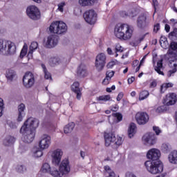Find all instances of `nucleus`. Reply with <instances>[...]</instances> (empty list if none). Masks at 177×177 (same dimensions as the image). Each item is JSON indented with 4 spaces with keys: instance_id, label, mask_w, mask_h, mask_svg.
Wrapping results in <instances>:
<instances>
[{
    "instance_id": "24",
    "label": "nucleus",
    "mask_w": 177,
    "mask_h": 177,
    "mask_svg": "<svg viewBox=\"0 0 177 177\" xmlns=\"http://www.w3.org/2000/svg\"><path fill=\"white\" fill-rule=\"evenodd\" d=\"M169 161L171 164H177V151H171L168 156Z\"/></svg>"
},
{
    "instance_id": "52",
    "label": "nucleus",
    "mask_w": 177,
    "mask_h": 177,
    "mask_svg": "<svg viewBox=\"0 0 177 177\" xmlns=\"http://www.w3.org/2000/svg\"><path fill=\"white\" fill-rule=\"evenodd\" d=\"M170 48L172 50H176L177 52V43L175 41L171 42Z\"/></svg>"
},
{
    "instance_id": "20",
    "label": "nucleus",
    "mask_w": 177,
    "mask_h": 177,
    "mask_svg": "<svg viewBox=\"0 0 177 177\" xmlns=\"http://www.w3.org/2000/svg\"><path fill=\"white\" fill-rule=\"evenodd\" d=\"M146 15L145 14L140 15L137 19V26L139 28H145L146 26Z\"/></svg>"
},
{
    "instance_id": "14",
    "label": "nucleus",
    "mask_w": 177,
    "mask_h": 177,
    "mask_svg": "<svg viewBox=\"0 0 177 177\" xmlns=\"http://www.w3.org/2000/svg\"><path fill=\"white\" fill-rule=\"evenodd\" d=\"M51 157L53 158V163L55 165H59L60 161H62V157H63V151L60 149L54 150L51 154Z\"/></svg>"
},
{
    "instance_id": "12",
    "label": "nucleus",
    "mask_w": 177,
    "mask_h": 177,
    "mask_svg": "<svg viewBox=\"0 0 177 177\" xmlns=\"http://www.w3.org/2000/svg\"><path fill=\"white\" fill-rule=\"evenodd\" d=\"M142 142L146 146H153L156 145V135L153 133H147L142 137Z\"/></svg>"
},
{
    "instance_id": "57",
    "label": "nucleus",
    "mask_w": 177,
    "mask_h": 177,
    "mask_svg": "<svg viewBox=\"0 0 177 177\" xmlns=\"http://www.w3.org/2000/svg\"><path fill=\"white\" fill-rule=\"evenodd\" d=\"M110 81H111V79H109V77H105L103 81H102V84H104V85H109L110 84Z\"/></svg>"
},
{
    "instance_id": "48",
    "label": "nucleus",
    "mask_w": 177,
    "mask_h": 177,
    "mask_svg": "<svg viewBox=\"0 0 177 177\" xmlns=\"http://www.w3.org/2000/svg\"><path fill=\"white\" fill-rule=\"evenodd\" d=\"M113 117H115L118 121H122V114L120 113H113Z\"/></svg>"
},
{
    "instance_id": "15",
    "label": "nucleus",
    "mask_w": 177,
    "mask_h": 177,
    "mask_svg": "<svg viewBox=\"0 0 177 177\" xmlns=\"http://www.w3.org/2000/svg\"><path fill=\"white\" fill-rule=\"evenodd\" d=\"M59 44V36L56 35H51L47 38L46 46L48 48H55Z\"/></svg>"
},
{
    "instance_id": "19",
    "label": "nucleus",
    "mask_w": 177,
    "mask_h": 177,
    "mask_svg": "<svg viewBox=\"0 0 177 177\" xmlns=\"http://www.w3.org/2000/svg\"><path fill=\"white\" fill-rule=\"evenodd\" d=\"M77 75L80 78H84L88 75V73L86 72V66H85V65L81 64L77 68Z\"/></svg>"
},
{
    "instance_id": "62",
    "label": "nucleus",
    "mask_w": 177,
    "mask_h": 177,
    "mask_svg": "<svg viewBox=\"0 0 177 177\" xmlns=\"http://www.w3.org/2000/svg\"><path fill=\"white\" fill-rule=\"evenodd\" d=\"M129 12H125V11H122V12H121V16L122 17H129Z\"/></svg>"
},
{
    "instance_id": "26",
    "label": "nucleus",
    "mask_w": 177,
    "mask_h": 177,
    "mask_svg": "<svg viewBox=\"0 0 177 177\" xmlns=\"http://www.w3.org/2000/svg\"><path fill=\"white\" fill-rule=\"evenodd\" d=\"M104 174L106 176H109V177H115V173H114V171L111 169V167L109 165H106L104 167Z\"/></svg>"
},
{
    "instance_id": "38",
    "label": "nucleus",
    "mask_w": 177,
    "mask_h": 177,
    "mask_svg": "<svg viewBox=\"0 0 177 177\" xmlns=\"http://www.w3.org/2000/svg\"><path fill=\"white\" fill-rule=\"evenodd\" d=\"M6 44H8V40L0 39V53H3L6 46Z\"/></svg>"
},
{
    "instance_id": "22",
    "label": "nucleus",
    "mask_w": 177,
    "mask_h": 177,
    "mask_svg": "<svg viewBox=\"0 0 177 177\" xmlns=\"http://www.w3.org/2000/svg\"><path fill=\"white\" fill-rule=\"evenodd\" d=\"M37 49H38V43L32 41L29 46V51L28 53V59H32V53H34Z\"/></svg>"
},
{
    "instance_id": "40",
    "label": "nucleus",
    "mask_w": 177,
    "mask_h": 177,
    "mask_svg": "<svg viewBox=\"0 0 177 177\" xmlns=\"http://www.w3.org/2000/svg\"><path fill=\"white\" fill-rule=\"evenodd\" d=\"M149 92L147 91H143L140 93L139 99L140 100H145V99H147L149 97Z\"/></svg>"
},
{
    "instance_id": "1",
    "label": "nucleus",
    "mask_w": 177,
    "mask_h": 177,
    "mask_svg": "<svg viewBox=\"0 0 177 177\" xmlns=\"http://www.w3.org/2000/svg\"><path fill=\"white\" fill-rule=\"evenodd\" d=\"M160 156L161 153L157 149H152L148 151L147 157L151 160L146 161L145 165L147 171L151 174H160L164 170L162 162L158 160Z\"/></svg>"
},
{
    "instance_id": "10",
    "label": "nucleus",
    "mask_w": 177,
    "mask_h": 177,
    "mask_svg": "<svg viewBox=\"0 0 177 177\" xmlns=\"http://www.w3.org/2000/svg\"><path fill=\"white\" fill-rule=\"evenodd\" d=\"M15 53L16 45H15V43L12 42L11 41L8 40L7 44H6V47L4 48L1 55H4L5 56H12Z\"/></svg>"
},
{
    "instance_id": "60",
    "label": "nucleus",
    "mask_w": 177,
    "mask_h": 177,
    "mask_svg": "<svg viewBox=\"0 0 177 177\" xmlns=\"http://www.w3.org/2000/svg\"><path fill=\"white\" fill-rule=\"evenodd\" d=\"M160 30V24H156L153 27V32H158V31Z\"/></svg>"
},
{
    "instance_id": "28",
    "label": "nucleus",
    "mask_w": 177,
    "mask_h": 177,
    "mask_svg": "<svg viewBox=\"0 0 177 177\" xmlns=\"http://www.w3.org/2000/svg\"><path fill=\"white\" fill-rule=\"evenodd\" d=\"M75 127V124L74 122H71L65 126L64 128V133H71L73 132V130L74 129Z\"/></svg>"
},
{
    "instance_id": "5",
    "label": "nucleus",
    "mask_w": 177,
    "mask_h": 177,
    "mask_svg": "<svg viewBox=\"0 0 177 177\" xmlns=\"http://www.w3.org/2000/svg\"><path fill=\"white\" fill-rule=\"evenodd\" d=\"M105 146L108 147L111 143H114L116 146H121L122 145V138L115 137L112 133H104Z\"/></svg>"
},
{
    "instance_id": "7",
    "label": "nucleus",
    "mask_w": 177,
    "mask_h": 177,
    "mask_svg": "<svg viewBox=\"0 0 177 177\" xmlns=\"http://www.w3.org/2000/svg\"><path fill=\"white\" fill-rule=\"evenodd\" d=\"M23 84L24 86L28 89L32 88V86H34V84H35V77H34V74L31 72L26 73L23 77Z\"/></svg>"
},
{
    "instance_id": "3",
    "label": "nucleus",
    "mask_w": 177,
    "mask_h": 177,
    "mask_svg": "<svg viewBox=\"0 0 177 177\" xmlns=\"http://www.w3.org/2000/svg\"><path fill=\"white\" fill-rule=\"evenodd\" d=\"M114 34L119 39L128 41L132 38L133 28L127 24H118L115 27Z\"/></svg>"
},
{
    "instance_id": "53",
    "label": "nucleus",
    "mask_w": 177,
    "mask_h": 177,
    "mask_svg": "<svg viewBox=\"0 0 177 177\" xmlns=\"http://www.w3.org/2000/svg\"><path fill=\"white\" fill-rule=\"evenodd\" d=\"M64 6H66V3L62 2V3H59L58 4V10H59V12H63V10H64L63 8H64Z\"/></svg>"
},
{
    "instance_id": "64",
    "label": "nucleus",
    "mask_w": 177,
    "mask_h": 177,
    "mask_svg": "<svg viewBox=\"0 0 177 177\" xmlns=\"http://www.w3.org/2000/svg\"><path fill=\"white\" fill-rule=\"evenodd\" d=\"M135 81V77H131V78L128 79V84H132Z\"/></svg>"
},
{
    "instance_id": "47",
    "label": "nucleus",
    "mask_w": 177,
    "mask_h": 177,
    "mask_svg": "<svg viewBox=\"0 0 177 177\" xmlns=\"http://www.w3.org/2000/svg\"><path fill=\"white\" fill-rule=\"evenodd\" d=\"M115 72L113 71H108L106 73V77L109 78V80H111L113 77H114Z\"/></svg>"
},
{
    "instance_id": "35",
    "label": "nucleus",
    "mask_w": 177,
    "mask_h": 177,
    "mask_svg": "<svg viewBox=\"0 0 177 177\" xmlns=\"http://www.w3.org/2000/svg\"><path fill=\"white\" fill-rule=\"evenodd\" d=\"M33 156L34 157L38 158L44 156V152H42V149H40L39 148H35L33 149Z\"/></svg>"
},
{
    "instance_id": "63",
    "label": "nucleus",
    "mask_w": 177,
    "mask_h": 177,
    "mask_svg": "<svg viewBox=\"0 0 177 177\" xmlns=\"http://www.w3.org/2000/svg\"><path fill=\"white\" fill-rule=\"evenodd\" d=\"M126 177H137L135 174L131 172H127L126 174Z\"/></svg>"
},
{
    "instance_id": "39",
    "label": "nucleus",
    "mask_w": 177,
    "mask_h": 177,
    "mask_svg": "<svg viewBox=\"0 0 177 177\" xmlns=\"http://www.w3.org/2000/svg\"><path fill=\"white\" fill-rule=\"evenodd\" d=\"M172 86H174V84H172V83L163 84L160 87V92L162 93H164V91L165 90L168 89V88H172Z\"/></svg>"
},
{
    "instance_id": "36",
    "label": "nucleus",
    "mask_w": 177,
    "mask_h": 177,
    "mask_svg": "<svg viewBox=\"0 0 177 177\" xmlns=\"http://www.w3.org/2000/svg\"><path fill=\"white\" fill-rule=\"evenodd\" d=\"M52 170H50V165H49V163H44L41 167V171H43L44 174H50V171Z\"/></svg>"
},
{
    "instance_id": "61",
    "label": "nucleus",
    "mask_w": 177,
    "mask_h": 177,
    "mask_svg": "<svg viewBox=\"0 0 177 177\" xmlns=\"http://www.w3.org/2000/svg\"><path fill=\"white\" fill-rule=\"evenodd\" d=\"M122 97H124V93L122 92L120 93L116 98L118 102H120V100H121V99H122Z\"/></svg>"
},
{
    "instance_id": "4",
    "label": "nucleus",
    "mask_w": 177,
    "mask_h": 177,
    "mask_svg": "<svg viewBox=\"0 0 177 177\" xmlns=\"http://www.w3.org/2000/svg\"><path fill=\"white\" fill-rule=\"evenodd\" d=\"M49 30L50 32H53L54 34H64L67 31V25L63 21H57L51 24Z\"/></svg>"
},
{
    "instance_id": "49",
    "label": "nucleus",
    "mask_w": 177,
    "mask_h": 177,
    "mask_svg": "<svg viewBox=\"0 0 177 177\" xmlns=\"http://www.w3.org/2000/svg\"><path fill=\"white\" fill-rule=\"evenodd\" d=\"M138 15V12H136V10H133L131 11H129V17H135Z\"/></svg>"
},
{
    "instance_id": "29",
    "label": "nucleus",
    "mask_w": 177,
    "mask_h": 177,
    "mask_svg": "<svg viewBox=\"0 0 177 177\" xmlns=\"http://www.w3.org/2000/svg\"><path fill=\"white\" fill-rule=\"evenodd\" d=\"M162 59L158 61L157 66H155V71L158 74H160V75H164V72L161 71V69L162 68Z\"/></svg>"
},
{
    "instance_id": "55",
    "label": "nucleus",
    "mask_w": 177,
    "mask_h": 177,
    "mask_svg": "<svg viewBox=\"0 0 177 177\" xmlns=\"http://www.w3.org/2000/svg\"><path fill=\"white\" fill-rule=\"evenodd\" d=\"M153 129L156 135H160V133H161V130L160 129V127L154 126L153 127Z\"/></svg>"
},
{
    "instance_id": "44",
    "label": "nucleus",
    "mask_w": 177,
    "mask_h": 177,
    "mask_svg": "<svg viewBox=\"0 0 177 177\" xmlns=\"http://www.w3.org/2000/svg\"><path fill=\"white\" fill-rule=\"evenodd\" d=\"M174 68L168 71V73H167L168 77H171L172 74H175V73H176V71H177V60L174 64Z\"/></svg>"
},
{
    "instance_id": "56",
    "label": "nucleus",
    "mask_w": 177,
    "mask_h": 177,
    "mask_svg": "<svg viewBox=\"0 0 177 177\" xmlns=\"http://www.w3.org/2000/svg\"><path fill=\"white\" fill-rule=\"evenodd\" d=\"M167 39L165 37V36H161L160 39V45H162V44H167Z\"/></svg>"
},
{
    "instance_id": "13",
    "label": "nucleus",
    "mask_w": 177,
    "mask_h": 177,
    "mask_svg": "<svg viewBox=\"0 0 177 177\" xmlns=\"http://www.w3.org/2000/svg\"><path fill=\"white\" fill-rule=\"evenodd\" d=\"M136 120L139 125H145L149 122V115L145 112H138L136 115Z\"/></svg>"
},
{
    "instance_id": "2",
    "label": "nucleus",
    "mask_w": 177,
    "mask_h": 177,
    "mask_svg": "<svg viewBox=\"0 0 177 177\" xmlns=\"http://www.w3.org/2000/svg\"><path fill=\"white\" fill-rule=\"evenodd\" d=\"M39 125V120L34 118H29L21 127L20 133L24 143H31L35 137V129Z\"/></svg>"
},
{
    "instance_id": "16",
    "label": "nucleus",
    "mask_w": 177,
    "mask_h": 177,
    "mask_svg": "<svg viewBox=\"0 0 177 177\" xmlns=\"http://www.w3.org/2000/svg\"><path fill=\"white\" fill-rule=\"evenodd\" d=\"M176 94L171 93L166 95L163 103L166 104V106H172L176 103Z\"/></svg>"
},
{
    "instance_id": "11",
    "label": "nucleus",
    "mask_w": 177,
    "mask_h": 177,
    "mask_svg": "<svg viewBox=\"0 0 177 177\" xmlns=\"http://www.w3.org/2000/svg\"><path fill=\"white\" fill-rule=\"evenodd\" d=\"M106 65V55L104 53H100L97 55L95 59V67L97 71H102Z\"/></svg>"
},
{
    "instance_id": "45",
    "label": "nucleus",
    "mask_w": 177,
    "mask_h": 177,
    "mask_svg": "<svg viewBox=\"0 0 177 177\" xmlns=\"http://www.w3.org/2000/svg\"><path fill=\"white\" fill-rule=\"evenodd\" d=\"M143 41V37L139 39V38H136L134 40H133L131 43L130 45L131 46H136L137 45H139L141 41Z\"/></svg>"
},
{
    "instance_id": "58",
    "label": "nucleus",
    "mask_w": 177,
    "mask_h": 177,
    "mask_svg": "<svg viewBox=\"0 0 177 177\" xmlns=\"http://www.w3.org/2000/svg\"><path fill=\"white\" fill-rule=\"evenodd\" d=\"M152 5L155 9V12L157 10V6H158V0H153Z\"/></svg>"
},
{
    "instance_id": "50",
    "label": "nucleus",
    "mask_w": 177,
    "mask_h": 177,
    "mask_svg": "<svg viewBox=\"0 0 177 177\" xmlns=\"http://www.w3.org/2000/svg\"><path fill=\"white\" fill-rule=\"evenodd\" d=\"M2 111H3V100L0 98V117H2Z\"/></svg>"
},
{
    "instance_id": "31",
    "label": "nucleus",
    "mask_w": 177,
    "mask_h": 177,
    "mask_svg": "<svg viewBox=\"0 0 177 177\" xmlns=\"http://www.w3.org/2000/svg\"><path fill=\"white\" fill-rule=\"evenodd\" d=\"M15 143V138L9 136L3 140L4 146H12Z\"/></svg>"
},
{
    "instance_id": "8",
    "label": "nucleus",
    "mask_w": 177,
    "mask_h": 177,
    "mask_svg": "<svg viewBox=\"0 0 177 177\" xmlns=\"http://www.w3.org/2000/svg\"><path fill=\"white\" fill-rule=\"evenodd\" d=\"M26 13L28 17L32 20H38L41 17L39 10L35 6H30L27 8Z\"/></svg>"
},
{
    "instance_id": "46",
    "label": "nucleus",
    "mask_w": 177,
    "mask_h": 177,
    "mask_svg": "<svg viewBox=\"0 0 177 177\" xmlns=\"http://www.w3.org/2000/svg\"><path fill=\"white\" fill-rule=\"evenodd\" d=\"M169 38H170V39L177 38V28H174V30L169 34Z\"/></svg>"
},
{
    "instance_id": "33",
    "label": "nucleus",
    "mask_w": 177,
    "mask_h": 177,
    "mask_svg": "<svg viewBox=\"0 0 177 177\" xmlns=\"http://www.w3.org/2000/svg\"><path fill=\"white\" fill-rule=\"evenodd\" d=\"M60 63H62V62L60 61V58L59 57H53L49 61V64L51 67H55V66H59Z\"/></svg>"
},
{
    "instance_id": "42",
    "label": "nucleus",
    "mask_w": 177,
    "mask_h": 177,
    "mask_svg": "<svg viewBox=\"0 0 177 177\" xmlns=\"http://www.w3.org/2000/svg\"><path fill=\"white\" fill-rule=\"evenodd\" d=\"M118 52H120V53L124 52V48L121 46L120 44H116L115 47V53H116L115 57H118V54L117 53Z\"/></svg>"
},
{
    "instance_id": "25",
    "label": "nucleus",
    "mask_w": 177,
    "mask_h": 177,
    "mask_svg": "<svg viewBox=\"0 0 177 177\" xmlns=\"http://www.w3.org/2000/svg\"><path fill=\"white\" fill-rule=\"evenodd\" d=\"M136 133V124H135V123H131L128 129L129 138H133Z\"/></svg>"
},
{
    "instance_id": "51",
    "label": "nucleus",
    "mask_w": 177,
    "mask_h": 177,
    "mask_svg": "<svg viewBox=\"0 0 177 177\" xmlns=\"http://www.w3.org/2000/svg\"><path fill=\"white\" fill-rule=\"evenodd\" d=\"M19 152H21V153H24L25 151H27L28 148H27V147H26L25 145H21L19 146Z\"/></svg>"
},
{
    "instance_id": "27",
    "label": "nucleus",
    "mask_w": 177,
    "mask_h": 177,
    "mask_svg": "<svg viewBox=\"0 0 177 177\" xmlns=\"http://www.w3.org/2000/svg\"><path fill=\"white\" fill-rule=\"evenodd\" d=\"M95 4V0H79V5L82 7L92 6Z\"/></svg>"
},
{
    "instance_id": "41",
    "label": "nucleus",
    "mask_w": 177,
    "mask_h": 177,
    "mask_svg": "<svg viewBox=\"0 0 177 177\" xmlns=\"http://www.w3.org/2000/svg\"><path fill=\"white\" fill-rule=\"evenodd\" d=\"M111 97H110V95H101L98 97H97V100H99L100 102H109Z\"/></svg>"
},
{
    "instance_id": "9",
    "label": "nucleus",
    "mask_w": 177,
    "mask_h": 177,
    "mask_svg": "<svg viewBox=\"0 0 177 177\" xmlns=\"http://www.w3.org/2000/svg\"><path fill=\"white\" fill-rule=\"evenodd\" d=\"M52 143V138L48 134H44L41 136V139L39 143V147L41 150H46V149H49L50 144Z\"/></svg>"
},
{
    "instance_id": "34",
    "label": "nucleus",
    "mask_w": 177,
    "mask_h": 177,
    "mask_svg": "<svg viewBox=\"0 0 177 177\" xmlns=\"http://www.w3.org/2000/svg\"><path fill=\"white\" fill-rule=\"evenodd\" d=\"M50 174L53 177H62L64 174L63 171H59L56 169H53L51 171H50Z\"/></svg>"
},
{
    "instance_id": "6",
    "label": "nucleus",
    "mask_w": 177,
    "mask_h": 177,
    "mask_svg": "<svg viewBox=\"0 0 177 177\" xmlns=\"http://www.w3.org/2000/svg\"><path fill=\"white\" fill-rule=\"evenodd\" d=\"M83 17L86 23L92 25L96 23L97 14L93 10H88L84 13Z\"/></svg>"
},
{
    "instance_id": "30",
    "label": "nucleus",
    "mask_w": 177,
    "mask_h": 177,
    "mask_svg": "<svg viewBox=\"0 0 177 177\" xmlns=\"http://www.w3.org/2000/svg\"><path fill=\"white\" fill-rule=\"evenodd\" d=\"M41 68L43 70V72L44 73V78L45 80H52V75L49 71H48V69L46 68V66L45 64H41Z\"/></svg>"
},
{
    "instance_id": "23",
    "label": "nucleus",
    "mask_w": 177,
    "mask_h": 177,
    "mask_svg": "<svg viewBox=\"0 0 177 177\" xmlns=\"http://www.w3.org/2000/svg\"><path fill=\"white\" fill-rule=\"evenodd\" d=\"M6 77L8 81L12 82L16 78V72L12 69H8L6 72Z\"/></svg>"
},
{
    "instance_id": "17",
    "label": "nucleus",
    "mask_w": 177,
    "mask_h": 177,
    "mask_svg": "<svg viewBox=\"0 0 177 177\" xmlns=\"http://www.w3.org/2000/svg\"><path fill=\"white\" fill-rule=\"evenodd\" d=\"M59 171H61V172H63L64 175H65L66 174H68V172H70V162L68 159H64V160L62 161L59 165Z\"/></svg>"
},
{
    "instance_id": "21",
    "label": "nucleus",
    "mask_w": 177,
    "mask_h": 177,
    "mask_svg": "<svg viewBox=\"0 0 177 177\" xmlns=\"http://www.w3.org/2000/svg\"><path fill=\"white\" fill-rule=\"evenodd\" d=\"M26 109V105L24 104H21L18 106V121H23V118L26 115L24 110Z\"/></svg>"
},
{
    "instance_id": "18",
    "label": "nucleus",
    "mask_w": 177,
    "mask_h": 177,
    "mask_svg": "<svg viewBox=\"0 0 177 177\" xmlns=\"http://www.w3.org/2000/svg\"><path fill=\"white\" fill-rule=\"evenodd\" d=\"M71 89L73 92H75V93L77 95L76 97L78 100H81V88H80V83L78 82H74L71 86Z\"/></svg>"
},
{
    "instance_id": "37",
    "label": "nucleus",
    "mask_w": 177,
    "mask_h": 177,
    "mask_svg": "<svg viewBox=\"0 0 177 177\" xmlns=\"http://www.w3.org/2000/svg\"><path fill=\"white\" fill-rule=\"evenodd\" d=\"M28 50V46L27 45V44L25 43L21 50V53H20L21 59H23L24 57L26 56V55H27Z\"/></svg>"
},
{
    "instance_id": "32",
    "label": "nucleus",
    "mask_w": 177,
    "mask_h": 177,
    "mask_svg": "<svg viewBox=\"0 0 177 177\" xmlns=\"http://www.w3.org/2000/svg\"><path fill=\"white\" fill-rule=\"evenodd\" d=\"M15 171L18 174H24L25 172H27V167L24 165H17Z\"/></svg>"
},
{
    "instance_id": "43",
    "label": "nucleus",
    "mask_w": 177,
    "mask_h": 177,
    "mask_svg": "<svg viewBox=\"0 0 177 177\" xmlns=\"http://www.w3.org/2000/svg\"><path fill=\"white\" fill-rule=\"evenodd\" d=\"M161 149L164 153H168V151H171V145L169 144H162Z\"/></svg>"
},
{
    "instance_id": "54",
    "label": "nucleus",
    "mask_w": 177,
    "mask_h": 177,
    "mask_svg": "<svg viewBox=\"0 0 177 177\" xmlns=\"http://www.w3.org/2000/svg\"><path fill=\"white\" fill-rule=\"evenodd\" d=\"M156 111L157 113H162L163 111H165V106H158Z\"/></svg>"
},
{
    "instance_id": "59",
    "label": "nucleus",
    "mask_w": 177,
    "mask_h": 177,
    "mask_svg": "<svg viewBox=\"0 0 177 177\" xmlns=\"http://www.w3.org/2000/svg\"><path fill=\"white\" fill-rule=\"evenodd\" d=\"M156 86H157V81L152 80L150 84L149 88H156Z\"/></svg>"
}]
</instances>
